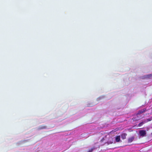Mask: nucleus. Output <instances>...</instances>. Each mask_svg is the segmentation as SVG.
Returning <instances> with one entry per match:
<instances>
[{
	"mask_svg": "<svg viewBox=\"0 0 152 152\" xmlns=\"http://www.w3.org/2000/svg\"><path fill=\"white\" fill-rule=\"evenodd\" d=\"M139 134L140 136L143 137L146 136V132L145 130H140L139 132Z\"/></svg>",
	"mask_w": 152,
	"mask_h": 152,
	"instance_id": "1",
	"label": "nucleus"
},
{
	"mask_svg": "<svg viewBox=\"0 0 152 152\" xmlns=\"http://www.w3.org/2000/svg\"><path fill=\"white\" fill-rule=\"evenodd\" d=\"M147 111L146 108H145L142 110H139L137 114V115H139L141 114H142Z\"/></svg>",
	"mask_w": 152,
	"mask_h": 152,
	"instance_id": "2",
	"label": "nucleus"
},
{
	"mask_svg": "<svg viewBox=\"0 0 152 152\" xmlns=\"http://www.w3.org/2000/svg\"><path fill=\"white\" fill-rule=\"evenodd\" d=\"M127 134L125 133H122L121 135V137L123 139H125Z\"/></svg>",
	"mask_w": 152,
	"mask_h": 152,
	"instance_id": "3",
	"label": "nucleus"
},
{
	"mask_svg": "<svg viewBox=\"0 0 152 152\" xmlns=\"http://www.w3.org/2000/svg\"><path fill=\"white\" fill-rule=\"evenodd\" d=\"M134 140V137H132L130 138H129L128 139V142L129 143H131Z\"/></svg>",
	"mask_w": 152,
	"mask_h": 152,
	"instance_id": "4",
	"label": "nucleus"
},
{
	"mask_svg": "<svg viewBox=\"0 0 152 152\" xmlns=\"http://www.w3.org/2000/svg\"><path fill=\"white\" fill-rule=\"evenodd\" d=\"M146 123V121H144L140 123L138 125V126L139 127L142 126L143 124Z\"/></svg>",
	"mask_w": 152,
	"mask_h": 152,
	"instance_id": "5",
	"label": "nucleus"
},
{
	"mask_svg": "<svg viewBox=\"0 0 152 152\" xmlns=\"http://www.w3.org/2000/svg\"><path fill=\"white\" fill-rule=\"evenodd\" d=\"M120 140V136H117L115 138V140L117 142H119Z\"/></svg>",
	"mask_w": 152,
	"mask_h": 152,
	"instance_id": "6",
	"label": "nucleus"
},
{
	"mask_svg": "<svg viewBox=\"0 0 152 152\" xmlns=\"http://www.w3.org/2000/svg\"><path fill=\"white\" fill-rule=\"evenodd\" d=\"M46 128V126H40L39 128V129H45Z\"/></svg>",
	"mask_w": 152,
	"mask_h": 152,
	"instance_id": "7",
	"label": "nucleus"
},
{
	"mask_svg": "<svg viewBox=\"0 0 152 152\" xmlns=\"http://www.w3.org/2000/svg\"><path fill=\"white\" fill-rule=\"evenodd\" d=\"M95 148H91L90 149H89L88 152H92L95 149Z\"/></svg>",
	"mask_w": 152,
	"mask_h": 152,
	"instance_id": "8",
	"label": "nucleus"
},
{
	"mask_svg": "<svg viewBox=\"0 0 152 152\" xmlns=\"http://www.w3.org/2000/svg\"><path fill=\"white\" fill-rule=\"evenodd\" d=\"M151 121V120L149 119H147L146 120H145V121H146V122H148L150 121Z\"/></svg>",
	"mask_w": 152,
	"mask_h": 152,
	"instance_id": "9",
	"label": "nucleus"
},
{
	"mask_svg": "<svg viewBox=\"0 0 152 152\" xmlns=\"http://www.w3.org/2000/svg\"><path fill=\"white\" fill-rule=\"evenodd\" d=\"M135 118H133V119L134 120H137V119H136Z\"/></svg>",
	"mask_w": 152,
	"mask_h": 152,
	"instance_id": "10",
	"label": "nucleus"
},
{
	"mask_svg": "<svg viewBox=\"0 0 152 152\" xmlns=\"http://www.w3.org/2000/svg\"><path fill=\"white\" fill-rule=\"evenodd\" d=\"M104 140V138H103L102 140H102V141H103V140Z\"/></svg>",
	"mask_w": 152,
	"mask_h": 152,
	"instance_id": "11",
	"label": "nucleus"
}]
</instances>
